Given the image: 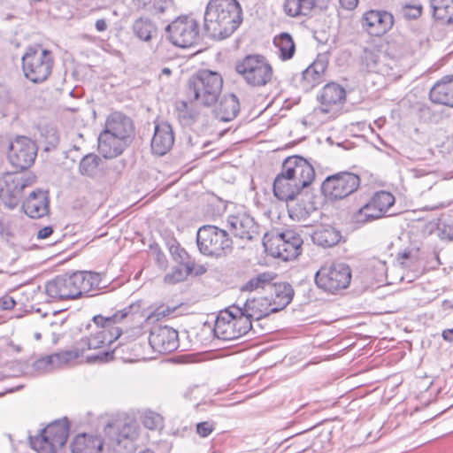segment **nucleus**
<instances>
[{"label": "nucleus", "instance_id": "nucleus-25", "mask_svg": "<svg viewBox=\"0 0 453 453\" xmlns=\"http://www.w3.org/2000/svg\"><path fill=\"white\" fill-rule=\"evenodd\" d=\"M346 99L345 89L337 83L332 82L326 84L320 94V110L322 112L328 113L334 106L341 105Z\"/></svg>", "mask_w": 453, "mask_h": 453}, {"label": "nucleus", "instance_id": "nucleus-35", "mask_svg": "<svg viewBox=\"0 0 453 453\" xmlns=\"http://www.w3.org/2000/svg\"><path fill=\"white\" fill-rule=\"evenodd\" d=\"M382 217L383 215L380 214V211L372 203V201L369 200L365 204H364L352 214L351 219L352 221L357 225L363 226Z\"/></svg>", "mask_w": 453, "mask_h": 453}, {"label": "nucleus", "instance_id": "nucleus-11", "mask_svg": "<svg viewBox=\"0 0 453 453\" xmlns=\"http://www.w3.org/2000/svg\"><path fill=\"white\" fill-rule=\"evenodd\" d=\"M85 271L56 276L45 285L47 296L53 300L76 299L82 296Z\"/></svg>", "mask_w": 453, "mask_h": 453}, {"label": "nucleus", "instance_id": "nucleus-9", "mask_svg": "<svg viewBox=\"0 0 453 453\" xmlns=\"http://www.w3.org/2000/svg\"><path fill=\"white\" fill-rule=\"evenodd\" d=\"M52 53L40 46L30 47L22 57V70L27 79L41 83L48 79L53 66Z\"/></svg>", "mask_w": 453, "mask_h": 453}, {"label": "nucleus", "instance_id": "nucleus-47", "mask_svg": "<svg viewBox=\"0 0 453 453\" xmlns=\"http://www.w3.org/2000/svg\"><path fill=\"white\" fill-rule=\"evenodd\" d=\"M170 253L173 260L180 265H187V264H191L188 260V252L180 244H173L170 247Z\"/></svg>", "mask_w": 453, "mask_h": 453}, {"label": "nucleus", "instance_id": "nucleus-20", "mask_svg": "<svg viewBox=\"0 0 453 453\" xmlns=\"http://www.w3.org/2000/svg\"><path fill=\"white\" fill-rule=\"evenodd\" d=\"M24 212L32 219H41L50 212L49 192L42 189L32 191L22 204Z\"/></svg>", "mask_w": 453, "mask_h": 453}, {"label": "nucleus", "instance_id": "nucleus-63", "mask_svg": "<svg viewBox=\"0 0 453 453\" xmlns=\"http://www.w3.org/2000/svg\"><path fill=\"white\" fill-rule=\"evenodd\" d=\"M108 24L104 19H100L96 21V29L98 32H104L107 29Z\"/></svg>", "mask_w": 453, "mask_h": 453}, {"label": "nucleus", "instance_id": "nucleus-3", "mask_svg": "<svg viewBox=\"0 0 453 453\" xmlns=\"http://www.w3.org/2000/svg\"><path fill=\"white\" fill-rule=\"evenodd\" d=\"M222 85L223 80L219 73L200 70L188 80V96L191 101L209 107L218 101Z\"/></svg>", "mask_w": 453, "mask_h": 453}, {"label": "nucleus", "instance_id": "nucleus-31", "mask_svg": "<svg viewBox=\"0 0 453 453\" xmlns=\"http://www.w3.org/2000/svg\"><path fill=\"white\" fill-rule=\"evenodd\" d=\"M240 104L237 96L234 94L225 95L216 110L217 117L224 122L233 120L239 113Z\"/></svg>", "mask_w": 453, "mask_h": 453}, {"label": "nucleus", "instance_id": "nucleus-56", "mask_svg": "<svg viewBox=\"0 0 453 453\" xmlns=\"http://www.w3.org/2000/svg\"><path fill=\"white\" fill-rule=\"evenodd\" d=\"M136 9L149 12L151 10L153 0H133ZM155 7H152L154 9Z\"/></svg>", "mask_w": 453, "mask_h": 453}, {"label": "nucleus", "instance_id": "nucleus-42", "mask_svg": "<svg viewBox=\"0 0 453 453\" xmlns=\"http://www.w3.org/2000/svg\"><path fill=\"white\" fill-rule=\"evenodd\" d=\"M193 264H187L184 268L175 267L173 271L167 273L164 280L167 284H176L186 280V278L192 273Z\"/></svg>", "mask_w": 453, "mask_h": 453}, {"label": "nucleus", "instance_id": "nucleus-60", "mask_svg": "<svg viewBox=\"0 0 453 453\" xmlns=\"http://www.w3.org/2000/svg\"><path fill=\"white\" fill-rule=\"evenodd\" d=\"M341 6L348 11L354 10L357 4L358 0H339Z\"/></svg>", "mask_w": 453, "mask_h": 453}, {"label": "nucleus", "instance_id": "nucleus-23", "mask_svg": "<svg viewBox=\"0 0 453 453\" xmlns=\"http://www.w3.org/2000/svg\"><path fill=\"white\" fill-rule=\"evenodd\" d=\"M241 311L243 313V318H247L248 322L252 324L253 320H260L271 313L277 312V308L272 307L268 296H258L248 299L241 306Z\"/></svg>", "mask_w": 453, "mask_h": 453}, {"label": "nucleus", "instance_id": "nucleus-38", "mask_svg": "<svg viewBox=\"0 0 453 453\" xmlns=\"http://www.w3.org/2000/svg\"><path fill=\"white\" fill-rule=\"evenodd\" d=\"M132 426L129 424H121L120 422H107L104 425V433L111 439L120 442L122 439L130 437Z\"/></svg>", "mask_w": 453, "mask_h": 453}, {"label": "nucleus", "instance_id": "nucleus-26", "mask_svg": "<svg viewBox=\"0 0 453 453\" xmlns=\"http://www.w3.org/2000/svg\"><path fill=\"white\" fill-rule=\"evenodd\" d=\"M429 97L434 104L453 108V75L437 81L430 89Z\"/></svg>", "mask_w": 453, "mask_h": 453}, {"label": "nucleus", "instance_id": "nucleus-43", "mask_svg": "<svg viewBox=\"0 0 453 453\" xmlns=\"http://www.w3.org/2000/svg\"><path fill=\"white\" fill-rule=\"evenodd\" d=\"M282 170H314V166L303 157L294 155L283 161Z\"/></svg>", "mask_w": 453, "mask_h": 453}, {"label": "nucleus", "instance_id": "nucleus-57", "mask_svg": "<svg viewBox=\"0 0 453 453\" xmlns=\"http://www.w3.org/2000/svg\"><path fill=\"white\" fill-rule=\"evenodd\" d=\"M15 304V300L10 296H5L0 299V306L3 310H12L14 308Z\"/></svg>", "mask_w": 453, "mask_h": 453}, {"label": "nucleus", "instance_id": "nucleus-6", "mask_svg": "<svg viewBox=\"0 0 453 453\" xmlns=\"http://www.w3.org/2000/svg\"><path fill=\"white\" fill-rule=\"evenodd\" d=\"M69 430L67 418L55 420L41 430L40 434L29 436L30 444L38 453H57L65 444Z\"/></svg>", "mask_w": 453, "mask_h": 453}, {"label": "nucleus", "instance_id": "nucleus-29", "mask_svg": "<svg viewBox=\"0 0 453 453\" xmlns=\"http://www.w3.org/2000/svg\"><path fill=\"white\" fill-rule=\"evenodd\" d=\"M301 198L291 209V212L299 219H307L312 212L316 211L320 203V198L308 191L300 192Z\"/></svg>", "mask_w": 453, "mask_h": 453}, {"label": "nucleus", "instance_id": "nucleus-27", "mask_svg": "<svg viewBox=\"0 0 453 453\" xmlns=\"http://www.w3.org/2000/svg\"><path fill=\"white\" fill-rule=\"evenodd\" d=\"M274 242L279 250L278 256L288 259V257H296L301 248L302 240L292 231L280 233L274 237Z\"/></svg>", "mask_w": 453, "mask_h": 453}, {"label": "nucleus", "instance_id": "nucleus-16", "mask_svg": "<svg viewBox=\"0 0 453 453\" xmlns=\"http://www.w3.org/2000/svg\"><path fill=\"white\" fill-rule=\"evenodd\" d=\"M19 172H4L0 176V198L10 209H14L19 203V196L23 189L31 185L35 177L23 179L17 173Z\"/></svg>", "mask_w": 453, "mask_h": 453}, {"label": "nucleus", "instance_id": "nucleus-45", "mask_svg": "<svg viewBox=\"0 0 453 453\" xmlns=\"http://www.w3.org/2000/svg\"><path fill=\"white\" fill-rule=\"evenodd\" d=\"M33 368L38 372H50L56 369L53 354L42 357L33 363Z\"/></svg>", "mask_w": 453, "mask_h": 453}, {"label": "nucleus", "instance_id": "nucleus-4", "mask_svg": "<svg viewBox=\"0 0 453 453\" xmlns=\"http://www.w3.org/2000/svg\"><path fill=\"white\" fill-rule=\"evenodd\" d=\"M130 311L131 307L129 306L118 311L112 316H94V326L87 325V330L90 334L87 339L88 348L98 349L106 342L111 343L113 340L118 339L121 334V330L112 326L126 319L130 314Z\"/></svg>", "mask_w": 453, "mask_h": 453}, {"label": "nucleus", "instance_id": "nucleus-62", "mask_svg": "<svg viewBox=\"0 0 453 453\" xmlns=\"http://www.w3.org/2000/svg\"><path fill=\"white\" fill-rule=\"evenodd\" d=\"M48 133L50 134V136L48 138V142L51 145H55L58 142V137L57 135V132L54 128H50L48 130Z\"/></svg>", "mask_w": 453, "mask_h": 453}, {"label": "nucleus", "instance_id": "nucleus-2", "mask_svg": "<svg viewBox=\"0 0 453 453\" xmlns=\"http://www.w3.org/2000/svg\"><path fill=\"white\" fill-rule=\"evenodd\" d=\"M134 134L132 119L121 112H112L98 136V150L105 158L120 155L131 142Z\"/></svg>", "mask_w": 453, "mask_h": 453}, {"label": "nucleus", "instance_id": "nucleus-59", "mask_svg": "<svg viewBox=\"0 0 453 453\" xmlns=\"http://www.w3.org/2000/svg\"><path fill=\"white\" fill-rule=\"evenodd\" d=\"M54 232V229L51 226H46L41 228L37 233V239H46L50 237Z\"/></svg>", "mask_w": 453, "mask_h": 453}, {"label": "nucleus", "instance_id": "nucleus-17", "mask_svg": "<svg viewBox=\"0 0 453 453\" xmlns=\"http://www.w3.org/2000/svg\"><path fill=\"white\" fill-rule=\"evenodd\" d=\"M149 343L156 352H173L179 347L178 332L167 326H154L149 336Z\"/></svg>", "mask_w": 453, "mask_h": 453}, {"label": "nucleus", "instance_id": "nucleus-58", "mask_svg": "<svg viewBox=\"0 0 453 453\" xmlns=\"http://www.w3.org/2000/svg\"><path fill=\"white\" fill-rule=\"evenodd\" d=\"M176 308H173L171 309L170 307L168 306H165V305H162L160 307H158L153 314H151V317L152 316H155V317H165V316H168L170 315L171 313H173L174 311H175Z\"/></svg>", "mask_w": 453, "mask_h": 453}, {"label": "nucleus", "instance_id": "nucleus-8", "mask_svg": "<svg viewBox=\"0 0 453 453\" xmlns=\"http://www.w3.org/2000/svg\"><path fill=\"white\" fill-rule=\"evenodd\" d=\"M316 172H280L273 181V195L280 201L295 200L315 180Z\"/></svg>", "mask_w": 453, "mask_h": 453}, {"label": "nucleus", "instance_id": "nucleus-55", "mask_svg": "<svg viewBox=\"0 0 453 453\" xmlns=\"http://www.w3.org/2000/svg\"><path fill=\"white\" fill-rule=\"evenodd\" d=\"M422 6L420 4L406 5L404 14L411 19H417L421 15Z\"/></svg>", "mask_w": 453, "mask_h": 453}, {"label": "nucleus", "instance_id": "nucleus-30", "mask_svg": "<svg viewBox=\"0 0 453 453\" xmlns=\"http://www.w3.org/2000/svg\"><path fill=\"white\" fill-rule=\"evenodd\" d=\"M341 238L340 231L329 225L318 226L311 235L313 242L324 248L336 245Z\"/></svg>", "mask_w": 453, "mask_h": 453}, {"label": "nucleus", "instance_id": "nucleus-18", "mask_svg": "<svg viewBox=\"0 0 453 453\" xmlns=\"http://www.w3.org/2000/svg\"><path fill=\"white\" fill-rule=\"evenodd\" d=\"M393 24V15L386 11L370 10L361 19L363 29L373 36L383 35L391 29Z\"/></svg>", "mask_w": 453, "mask_h": 453}, {"label": "nucleus", "instance_id": "nucleus-7", "mask_svg": "<svg viewBox=\"0 0 453 453\" xmlns=\"http://www.w3.org/2000/svg\"><path fill=\"white\" fill-rule=\"evenodd\" d=\"M235 70L251 87H264L273 79V71L269 61L262 55H248L235 65Z\"/></svg>", "mask_w": 453, "mask_h": 453}, {"label": "nucleus", "instance_id": "nucleus-41", "mask_svg": "<svg viewBox=\"0 0 453 453\" xmlns=\"http://www.w3.org/2000/svg\"><path fill=\"white\" fill-rule=\"evenodd\" d=\"M87 283L88 284L87 297L97 295L98 291L107 287V282L104 280L103 276L91 271H87Z\"/></svg>", "mask_w": 453, "mask_h": 453}, {"label": "nucleus", "instance_id": "nucleus-50", "mask_svg": "<svg viewBox=\"0 0 453 453\" xmlns=\"http://www.w3.org/2000/svg\"><path fill=\"white\" fill-rule=\"evenodd\" d=\"M103 446L104 442L100 437L87 434V453H99Z\"/></svg>", "mask_w": 453, "mask_h": 453}, {"label": "nucleus", "instance_id": "nucleus-46", "mask_svg": "<svg viewBox=\"0 0 453 453\" xmlns=\"http://www.w3.org/2000/svg\"><path fill=\"white\" fill-rule=\"evenodd\" d=\"M178 119L183 125H191L196 119V113L188 109L186 102H181L177 106Z\"/></svg>", "mask_w": 453, "mask_h": 453}, {"label": "nucleus", "instance_id": "nucleus-39", "mask_svg": "<svg viewBox=\"0 0 453 453\" xmlns=\"http://www.w3.org/2000/svg\"><path fill=\"white\" fill-rule=\"evenodd\" d=\"M383 216L395 204V196L388 191H378L370 199Z\"/></svg>", "mask_w": 453, "mask_h": 453}, {"label": "nucleus", "instance_id": "nucleus-1", "mask_svg": "<svg viewBox=\"0 0 453 453\" xmlns=\"http://www.w3.org/2000/svg\"><path fill=\"white\" fill-rule=\"evenodd\" d=\"M242 15V7L236 0H211L204 12V31L214 39L227 38L241 25Z\"/></svg>", "mask_w": 453, "mask_h": 453}, {"label": "nucleus", "instance_id": "nucleus-5", "mask_svg": "<svg viewBox=\"0 0 453 453\" xmlns=\"http://www.w3.org/2000/svg\"><path fill=\"white\" fill-rule=\"evenodd\" d=\"M252 329V324L248 322L247 318H243L241 305L233 304L219 311L213 332L217 338L231 341L245 335Z\"/></svg>", "mask_w": 453, "mask_h": 453}, {"label": "nucleus", "instance_id": "nucleus-19", "mask_svg": "<svg viewBox=\"0 0 453 453\" xmlns=\"http://www.w3.org/2000/svg\"><path fill=\"white\" fill-rule=\"evenodd\" d=\"M326 67L327 63L326 61L318 59L303 70L301 74L295 76L293 81L296 87L308 92L324 81Z\"/></svg>", "mask_w": 453, "mask_h": 453}, {"label": "nucleus", "instance_id": "nucleus-44", "mask_svg": "<svg viewBox=\"0 0 453 453\" xmlns=\"http://www.w3.org/2000/svg\"><path fill=\"white\" fill-rule=\"evenodd\" d=\"M142 424L146 428L155 430L162 426L163 418L158 413L147 411L142 415Z\"/></svg>", "mask_w": 453, "mask_h": 453}, {"label": "nucleus", "instance_id": "nucleus-15", "mask_svg": "<svg viewBox=\"0 0 453 453\" xmlns=\"http://www.w3.org/2000/svg\"><path fill=\"white\" fill-rule=\"evenodd\" d=\"M37 156L36 144L27 136H17L11 142L8 159L17 170H28Z\"/></svg>", "mask_w": 453, "mask_h": 453}, {"label": "nucleus", "instance_id": "nucleus-28", "mask_svg": "<svg viewBox=\"0 0 453 453\" xmlns=\"http://www.w3.org/2000/svg\"><path fill=\"white\" fill-rule=\"evenodd\" d=\"M269 291L272 307L277 308V311L284 309L292 301L294 296L291 285L286 282L276 283L273 281Z\"/></svg>", "mask_w": 453, "mask_h": 453}, {"label": "nucleus", "instance_id": "nucleus-49", "mask_svg": "<svg viewBox=\"0 0 453 453\" xmlns=\"http://www.w3.org/2000/svg\"><path fill=\"white\" fill-rule=\"evenodd\" d=\"M437 229L438 235L441 240H453V222H440Z\"/></svg>", "mask_w": 453, "mask_h": 453}, {"label": "nucleus", "instance_id": "nucleus-22", "mask_svg": "<svg viewBox=\"0 0 453 453\" xmlns=\"http://www.w3.org/2000/svg\"><path fill=\"white\" fill-rule=\"evenodd\" d=\"M227 223L233 234L240 239L250 241L258 235L257 225L244 212L229 216Z\"/></svg>", "mask_w": 453, "mask_h": 453}, {"label": "nucleus", "instance_id": "nucleus-51", "mask_svg": "<svg viewBox=\"0 0 453 453\" xmlns=\"http://www.w3.org/2000/svg\"><path fill=\"white\" fill-rule=\"evenodd\" d=\"M72 453H85V433L78 434L70 445Z\"/></svg>", "mask_w": 453, "mask_h": 453}, {"label": "nucleus", "instance_id": "nucleus-13", "mask_svg": "<svg viewBox=\"0 0 453 453\" xmlns=\"http://www.w3.org/2000/svg\"><path fill=\"white\" fill-rule=\"evenodd\" d=\"M350 280V268L342 263L325 265L315 275L317 286L330 293L346 288L349 285Z\"/></svg>", "mask_w": 453, "mask_h": 453}, {"label": "nucleus", "instance_id": "nucleus-12", "mask_svg": "<svg viewBox=\"0 0 453 453\" xmlns=\"http://www.w3.org/2000/svg\"><path fill=\"white\" fill-rule=\"evenodd\" d=\"M169 41L177 47L189 48L200 41L198 22L190 16H181L165 27Z\"/></svg>", "mask_w": 453, "mask_h": 453}, {"label": "nucleus", "instance_id": "nucleus-52", "mask_svg": "<svg viewBox=\"0 0 453 453\" xmlns=\"http://www.w3.org/2000/svg\"><path fill=\"white\" fill-rule=\"evenodd\" d=\"M214 429V422L212 421H203L196 424V433L203 438L209 436Z\"/></svg>", "mask_w": 453, "mask_h": 453}, {"label": "nucleus", "instance_id": "nucleus-64", "mask_svg": "<svg viewBox=\"0 0 453 453\" xmlns=\"http://www.w3.org/2000/svg\"><path fill=\"white\" fill-rule=\"evenodd\" d=\"M441 336L444 341L453 342V328L443 330Z\"/></svg>", "mask_w": 453, "mask_h": 453}, {"label": "nucleus", "instance_id": "nucleus-14", "mask_svg": "<svg viewBox=\"0 0 453 453\" xmlns=\"http://www.w3.org/2000/svg\"><path fill=\"white\" fill-rule=\"evenodd\" d=\"M360 185L359 177L352 172H338L328 176L321 184L325 197L335 201L345 198L355 192Z\"/></svg>", "mask_w": 453, "mask_h": 453}, {"label": "nucleus", "instance_id": "nucleus-34", "mask_svg": "<svg viewBox=\"0 0 453 453\" xmlns=\"http://www.w3.org/2000/svg\"><path fill=\"white\" fill-rule=\"evenodd\" d=\"M134 35L143 42H150L157 35L156 25L147 18L135 19L132 26Z\"/></svg>", "mask_w": 453, "mask_h": 453}, {"label": "nucleus", "instance_id": "nucleus-21", "mask_svg": "<svg viewBox=\"0 0 453 453\" xmlns=\"http://www.w3.org/2000/svg\"><path fill=\"white\" fill-rule=\"evenodd\" d=\"M364 61L371 72L389 75L398 63L395 58H390L387 52L380 50H365Z\"/></svg>", "mask_w": 453, "mask_h": 453}, {"label": "nucleus", "instance_id": "nucleus-10", "mask_svg": "<svg viewBox=\"0 0 453 453\" xmlns=\"http://www.w3.org/2000/svg\"><path fill=\"white\" fill-rule=\"evenodd\" d=\"M200 252L205 256L220 257L232 250V241L227 233L215 226H203L196 234Z\"/></svg>", "mask_w": 453, "mask_h": 453}, {"label": "nucleus", "instance_id": "nucleus-40", "mask_svg": "<svg viewBox=\"0 0 453 453\" xmlns=\"http://www.w3.org/2000/svg\"><path fill=\"white\" fill-rule=\"evenodd\" d=\"M434 19L440 20L441 23H451L453 21V0H444L438 3L432 10Z\"/></svg>", "mask_w": 453, "mask_h": 453}, {"label": "nucleus", "instance_id": "nucleus-53", "mask_svg": "<svg viewBox=\"0 0 453 453\" xmlns=\"http://www.w3.org/2000/svg\"><path fill=\"white\" fill-rule=\"evenodd\" d=\"M113 358V352L110 351H100L96 355L87 356V363H104Z\"/></svg>", "mask_w": 453, "mask_h": 453}, {"label": "nucleus", "instance_id": "nucleus-33", "mask_svg": "<svg viewBox=\"0 0 453 453\" xmlns=\"http://www.w3.org/2000/svg\"><path fill=\"white\" fill-rule=\"evenodd\" d=\"M84 352L85 349L83 347L74 346L71 349L53 353L55 366L57 368H64L75 365L78 364V359L83 357Z\"/></svg>", "mask_w": 453, "mask_h": 453}, {"label": "nucleus", "instance_id": "nucleus-37", "mask_svg": "<svg viewBox=\"0 0 453 453\" xmlns=\"http://www.w3.org/2000/svg\"><path fill=\"white\" fill-rule=\"evenodd\" d=\"M273 43L279 50L280 58L282 60H288L292 58L296 51V45L289 34L281 33L274 38Z\"/></svg>", "mask_w": 453, "mask_h": 453}, {"label": "nucleus", "instance_id": "nucleus-24", "mask_svg": "<svg viewBox=\"0 0 453 453\" xmlns=\"http://www.w3.org/2000/svg\"><path fill=\"white\" fill-rule=\"evenodd\" d=\"M173 142L174 134L171 125L167 122L156 124L151 140L152 153L164 156L172 149Z\"/></svg>", "mask_w": 453, "mask_h": 453}, {"label": "nucleus", "instance_id": "nucleus-48", "mask_svg": "<svg viewBox=\"0 0 453 453\" xmlns=\"http://www.w3.org/2000/svg\"><path fill=\"white\" fill-rule=\"evenodd\" d=\"M152 5L155 7L154 9L151 8L150 10L149 13L152 15H160L164 14L165 12L170 10L173 7V1L172 0H153Z\"/></svg>", "mask_w": 453, "mask_h": 453}, {"label": "nucleus", "instance_id": "nucleus-61", "mask_svg": "<svg viewBox=\"0 0 453 453\" xmlns=\"http://www.w3.org/2000/svg\"><path fill=\"white\" fill-rule=\"evenodd\" d=\"M86 158H87V165H88V166H90L92 165H94V166H98V165H99L98 161H101V159L96 155H94L92 153L87 154Z\"/></svg>", "mask_w": 453, "mask_h": 453}, {"label": "nucleus", "instance_id": "nucleus-32", "mask_svg": "<svg viewBox=\"0 0 453 453\" xmlns=\"http://www.w3.org/2000/svg\"><path fill=\"white\" fill-rule=\"evenodd\" d=\"M277 274L273 272H265L250 278L241 287L242 292H253L257 290H269Z\"/></svg>", "mask_w": 453, "mask_h": 453}, {"label": "nucleus", "instance_id": "nucleus-36", "mask_svg": "<svg viewBox=\"0 0 453 453\" xmlns=\"http://www.w3.org/2000/svg\"><path fill=\"white\" fill-rule=\"evenodd\" d=\"M315 6V0H286L284 12L289 17L305 16Z\"/></svg>", "mask_w": 453, "mask_h": 453}, {"label": "nucleus", "instance_id": "nucleus-54", "mask_svg": "<svg viewBox=\"0 0 453 453\" xmlns=\"http://www.w3.org/2000/svg\"><path fill=\"white\" fill-rule=\"evenodd\" d=\"M434 172H417L415 174V178L420 180L421 184L426 186L428 189H430L433 185L435 183V180L432 173Z\"/></svg>", "mask_w": 453, "mask_h": 453}]
</instances>
